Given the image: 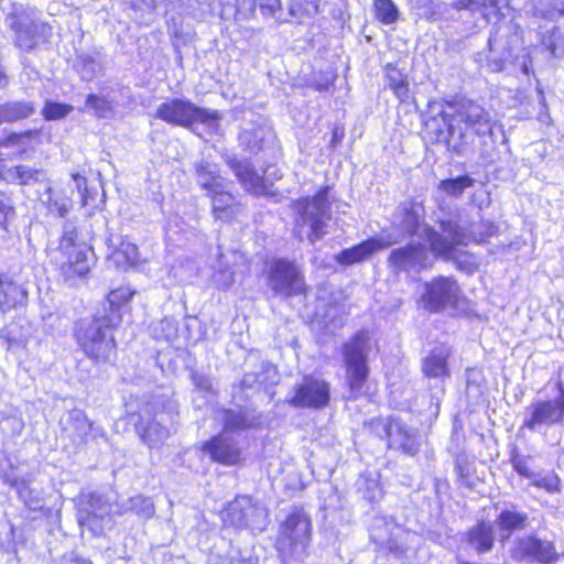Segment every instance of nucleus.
<instances>
[{
    "label": "nucleus",
    "mask_w": 564,
    "mask_h": 564,
    "mask_svg": "<svg viewBox=\"0 0 564 564\" xmlns=\"http://www.w3.org/2000/svg\"><path fill=\"white\" fill-rule=\"evenodd\" d=\"M135 290L129 285L111 289L107 295L108 310L95 314L90 321L79 323L73 333L79 350L94 365H113L118 355V343L113 332L123 319L122 308L133 299Z\"/></svg>",
    "instance_id": "obj_1"
},
{
    "label": "nucleus",
    "mask_w": 564,
    "mask_h": 564,
    "mask_svg": "<svg viewBox=\"0 0 564 564\" xmlns=\"http://www.w3.org/2000/svg\"><path fill=\"white\" fill-rule=\"evenodd\" d=\"M438 224L441 229L452 237V241H447L432 226H426L424 228V235L429 241L430 249L435 256L455 261L458 268H462V265L456 254L457 246H467L469 243L486 245L500 232L498 224L486 219L478 223L477 229L470 228L468 235H465L460 227L452 220L443 219L440 220Z\"/></svg>",
    "instance_id": "obj_2"
},
{
    "label": "nucleus",
    "mask_w": 564,
    "mask_h": 564,
    "mask_svg": "<svg viewBox=\"0 0 564 564\" xmlns=\"http://www.w3.org/2000/svg\"><path fill=\"white\" fill-rule=\"evenodd\" d=\"M313 524L302 506H295L280 523L274 549L281 564H303L310 554Z\"/></svg>",
    "instance_id": "obj_3"
},
{
    "label": "nucleus",
    "mask_w": 564,
    "mask_h": 564,
    "mask_svg": "<svg viewBox=\"0 0 564 564\" xmlns=\"http://www.w3.org/2000/svg\"><path fill=\"white\" fill-rule=\"evenodd\" d=\"M56 261L58 276L69 286H76L91 275L96 264L94 250L78 239L76 229L64 231L58 240Z\"/></svg>",
    "instance_id": "obj_4"
},
{
    "label": "nucleus",
    "mask_w": 564,
    "mask_h": 564,
    "mask_svg": "<svg viewBox=\"0 0 564 564\" xmlns=\"http://www.w3.org/2000/svg\"><path fill=\"white\" fill-rule=\"evenodd\" d=\"M370 334L368 329L356 330L341 344L340 356L345 370V386L355 398L362 395L370 377Z\"/></svg>",
    "instance_id": "obj_5"
},
{
    "label": "nucleus",
    "mask_w": 564,
    "mask_h": 564,
    "mask_svg": "<svg viewBox=\"0 0 564 564\" xmlns=\"http://www.w3.org/2000/svg\"><path fill=\"white\" fill-rule=\"evenodd\" d=\"M448 106L454 110L456 127L449 128L451 137L457 132V142L452 150L459 154L464 148L471 144L477 135L484 133L490 127L489 112L475 100L460 97L454 98Z\"/></svg>",
    "instance_id": "obj_6"
},
{
    "label": "nucleus",
    "mask_w": 564,
    "mask_h": 564,
    "mask_svg": "<svg viewBox=\"0 0 564 564\" xmlns=\"http://www.w3.org/2000/svg\"><path fill=\"white\" fill-rule=\"evenodd\" d=\"M155 118L171 126L192 129L197 123L215 126L219 122L220 115L217 110L196 106L188 99L171 98L159 105Z\"/></svg>",
    "instance_id": "obj_7"
},
{
    "label": "nucleus",
    "mask_w": 564,
    "mask_h": 564,
    "mask_svg": "<svg viewBox=\"0 0 564 564\" xmlns=\"http://www.w3.org/2000/svg\"><path fill=\"white\" fill-rule=\"evenodd\" d=\"M329 189L328 185H323L313 196H303L293 203L302 225L310 227L307 239L312 243L323 238L327 231V221L332 217Z\"/></svg>",
    "instance_id": "obj_8"
},
{
    "label": "nucleus",
    "mask_w": 564,
    "mask_h": 564,
    "mask_svg": "<svg viewBox=\"0 0 564 564\" xmlns=\"http://www.w3.org/2000/svg\"><path fill=\"white\" fill-rule=\"evenodd\" d=\"M271 291L282 297L307 296L310 286L300 267L293 260L275 258L267 272Z\"/></svg>",
    "instance_id": "obj_9"
},
{
    "label": "nucleus",
    "mask_w": 564,
    "mask_h": 564,
    "mask_svg": "<svg viewBox=\"0 0 564 564\" xmlns=\"http://www.w3.org/2000/svg\"><path fill=\"white\" fill-rule=\"evenodd\" d=\"M264 518L263 508L251 497L242 496L227 505L221 523L224 528L235 531H262Z\"/></svg>",
    "instance_id": "obj_10"
},
{
    "label": "nucleus",
    "mask_w": 564,
    "mask_h": 564,
    "mask_svg": "<svg viewBox=\"0 0 564 564\" xmlns=\"http://www.w3.org/2000/svg\"><path fill=\"white\" fill-rule=\"evenodd\" d=\"M510 557L518 563L556 564L561 555L553 541L544 540L532 532L513 541Z\"/></svg>",
    "instance_id": "obj_11"
},
{
    "label": "nucleus",
    "mask_w": 564,
    "mask_h": 564,
    "mask_svg": "<svg viewBox=\"0 0 564 564\" xmlns=\"http://www.w3.org/2000/svg\"><path fill=\"white\" fill-rule=\"evenodd\" d=\"M7 21L14 34V45L22 51L31 52L41 43L50 42L52 28L48 23L30 20L22 12L9 13Z\"/></svg>",
    "instance_id": "obj_12"
},
{
    "label": "nucleus",
    "mask_w": 564,
    "mask_h": 564,
    "mask_svg": "<svg viewBox=\"0 0 564 564\" xmlns=\"http://www.w3.org/2000/svg\"><path fill=\"white\" fill-rule=\"evenodd\" d=\"M330 400L329 382L313 375H305L302 381L293 387V394L288 402L294 408L323 410L329 405Z\"/></svg>",
    "instance_id": "obj_13"
},
{
    "label": "nucleus",
    "mask_w": 564,
    "mask_h": 564,
    "mask_svg": "<svg viewBox=\"0 0 564 564\" xmlns=\"http://www.w3.org/2000/svg\"><path fill=\"white\" fill-rule=\"evenodd\" d=\"M556 395L553 399L538 400L530 406V414L522 426L535 430L539 426H553L564 423V383L557 380L554 383Z\"/></svg>",
    "instance_id": "obj_14"
},
{
    "label": "nucleus",
    "mask_w": 564,
    "mask_h": 564,
    "mask_svg": "<svg viewBox=\"0 0 564 564\" xmlns=\"http://www.w3.org/2000/svg\"><path fill=\"white\" fill-rule=\"evenodd\" d=\"M199 449L208 456L214 464L225 467L243 465L246 457L238 441L230 434L218 432L200 444Z\"/></svg>",
    "instance_id": "obj_15"
},
{
    "label": "nucleus",
    "mask_w": 564,
    "mask_h": 564,
    "mask_svg": "<svg viewBox=\"0 0 564 564\" xmlns=\"http://www.w3.org/2000/svg\"><path fill=\"white\" fill-rule=\"evenodd\" d=\"M458 291L457 281L453 276L437 275L425 284L421 300L426 311L437 313L448 304L456 303Z\"/></svg>",
    "instance_id": "obj_16"
},
{
    "label": "nucleus",
    "mask_w": 564,
    "mask_h": 564,
    "mask_svg": "<svg viewBox=\"0 0 564 564\" xmlns=\"http://www.w3.org/2000/svg\"><path fill=\"white\" fill-rule=\"evenodd\" d=\"M388 264L395 272L427 270L433 262L429 260L426 248L420 242H411L393 249L388 256Z\"/></svg>",
    "instance_id": "obj_17"
},
{
    "label": "nucleus",
    "mask_w": 564,
    "mask_h": 564,
    "mask_svg": "<svg viewBox=\"0 0 564 564\" xmlns=\"http://www.w3.org/2000/svg\"><path fill=\"white\" fill-rule=\"evenodd\" d=\"M391 241L378 237H369L360 242L340 250L335 256L336 263L341 267H351L370 260L377 252L390 247Z\"/></svg>",
    "instance_id": "obj_18"
},
{
    "label": "nucleus",
    "mask_w": 564,
    "mask_h": 564,
    "mask_svg": "<svg viewBox=\"0 0 564 564\" xmlns=\"http://www.w3.org/2000/svg\"><path fill=\"white\" fill-rule=\"evenodd\" d=\"M107 503L96 495H89L84 506L77 509V523L83 530L89 531L94 536L105 532V519L109 514Z\"/></svg>",
    "instance_id": "obj_19"
},
{
    "label": "nucleus",
    "mask_w": 564,
    "mask_h": 564,
    "mask_svg": "<svg viewBox=\"0 0 564 564\" xmlns=\"http://www.w3.org/2000/svg\"><path fill=\"white\" fill-rule=\"evenodd\" d=\"M158 414L159 410L147 403L142 411L138 413V421L134 424L137 435L149 447L155 446L169 434L166 427L156 420Z\"/></svg>",
    "instance_id": "obj_20"
},
{
    "label": "nucleus",
    "mask_w": 564,
    "mask_h": 564,
    "mask_svg": "<svg viewBox=\"0 0 564 564\" xmlns=\"http://www.w3.org/2000/svg\"><path fill=\"white\" fill-rule=\"evenodd\" d=\"M226 164L247 193L253 196L267 195L269 193L265 177L260 175L250 162L229 158L226 160Z\"/></svg>",
    "instance_id": "obj_21"
},
{
    "label": "nucleus",
    "mask_w": 564,
    "mask_h": 564,
    "mask_svg": "<svg viewBox=\"0 0 564 564\" xmlns=\"http://www.w3.org/2000/svg\"><path fill=\"white\" fill-rule=\"evenodd\" d=\"M364 426L370 435L384 441L388 449H395L392 442L399 440L409 427L394 415L371 417L365 421Z\"/></svg>",
    "instance_id": "obj_22"
},
{
    "label": "nucleus",
    "mask_w": 564,
    "mask_h": 564,
    "mask_svg": "<svg viewBox=\"0 0 564 564\" xmlns=\"http://www.w3.org/2000/svg\"><path fill=\"white\" fill-rule=\"evenodd\" d=\"M207 197L210 200V213L216 220L232 223L242 210V203L238 196L225 188L223 185Z\"/></svg>",
    "instance_id": "obj_23"
},
{
    "label": "nucleus",
    "mask_w": 564,
    "mask_h": 564,
    "mask_svg": "<svg viewBox=\"0 0 564 564\" xmlns=\"http://www.w3.org/2000/svg\"><path fill=\"white\" fill-rule=\"evenodd\" d=\"M28 296V291L21 283L0 271V313L7 314L25 306Z\"/></svg>",
    "instance_id": "obj_24"
},
{
    "label": "nucleus",
    "mask_w": 564,
    "mask_h": 564,
    "mask_svg": "<svg viewBox=\"0 0 564 564\" xmlns=\"http://www.w3.org/2000/svg\"><path fill=\"white\" fill-rule=\"evenodd\" d=\"M464 541L477 554L488 553L496 544L495 530L490 522L486 520H478L474 525L466 530Z\"/></svg>",
    "instance_id": "obj_25"
},
{
    "label": "nucleus",
    "mask_w": 564,
    "mask_h": 564,
    "mask_svg": "<svg viewBox=\"0 0 564 564\" xmlns=\"http://www.w3.org/2000/svg\"><path fill=\"white\" fill-rule=\"evenodd\" d=\"M193 170L197 185L206 196L224 185V177L217 164L203 160L196 162Z\"/></svg>",
    "instance_id": "obj_26"
},
{
    "label": "nucleus",
    "mask_w": 564,
    "mask_h": 564,
    "mask_svg": "<svg viewBox=\"0 0 564 564\" xmlns=\"http://www.w3.org/2000/svg\"><path fill=\"white\" fill-rule=\"evenodd\" d=\"M383 76L387 87L398 98L400 104H408L411 97L408 74L395 64L388 63L383 67Z\"/></svg>",
    "instance_id": "obj_27"
},
{
    "label": "nucleus",
    "mask_w": 564,
    "mask_h": 564,
    "mask_svg": "<svg viewBox=\"0 0 564 564\" xmlns=\"http://www.w3.org/2000/svg\"><path fill=\"white\" fill-rule=\"evenodd\" d=\"M46 208L58 217H65L73 207L74 191L70 186H50L46 188Z\"/></svg>",
    "instance_id": "obj_28"
},
{
    "label": "nucleus",
    "mask_w": 564,
    "mask_h": 564,
    "mask_svg": "<svg viewBox=\"0 0 564 564\" xmlns=\"http://www.w3.org/2000/svg\"><path fill=\"white\" fill-rule=\"evenodd\" d=\"M223 431L224 433L245 432L257 430L260 423L256 417L248 414L247 411H235L232 409H223Z\"/></svg>",
    "instance_id": "obj_29"
},
{
    "label": "nucleus",
    "mask_w": 564,
    "mask_h": 564,
    "mask_svg": "<svg viewBox=\"0 0 564 564\" xmlns=\"http://www.w3.org/2000/svg\"><path fill=\"white\" fill-rule=\"evenodd\" d=\"M449 351L435 352L431 351L422 359L421 371L422 375L429 379L444 380L449 378L451 370L448 367Z\"/></svg>",
    "instance_id": "obj_30"
},
{
    "label": "nucleus",
    "mask_w": 564,
    "mask_h": 564,
    "mask_svg": "<svg viewBox=\"0 0 564 564\" xmlns=\"http://www.w3.org/2000/svg\"><path fill=\"white\" fill-rule=\"evenodd\" d=\"M497 524L499 529L507 532L508 535L516 531L525 530L529 525V517L523 511L514 509H502L497 516Z\"/></svg>",
    "instance_id": "obj_31"
},
{
    "label": "nucleus",
    "mask_w": 564,
    "mask_h": 564,
    "mask_svg": "<svg viewBox=\"0 0 564 564\" xmlns=\"http://www.w3.org/2000/svg\"><path fill=\"white\" fill-rule=\"evenodd\" d=\"M9 177L6 176V182L14 183L20 186H30L41 183L45 173L41 169L31 167L25 164H17L9 170Z\"/></svg>",
    "instance_id": "obj_32"
},
{
    "label": "nucleus",
    "mask_w": 564,
    "mask_h": 564,
    "mask_svg": "<svg viewBox=\"0 0 564 564\" xmlns=\"http://www.w3.org/2000/svg\"><path fill=\"white\" fill-rule=\"evenodd\" d=\"M6 123H13L28 119L35 112V105L32 101L14 100L1 104Z\"/></svg>",
    "instance_id": "obj_33"
},
{
    "label": "nucleus",
    "mask_w": 564,
    "mask_h": 564,
    "mask_svg": "<svg viewBox=\"0 0 564 564\" xmlns=\"http://www.w3.org/2000/svg\"><path fill=\"white\" fill-rule=\"evenodd\" d=\"M501 0H466L465 9L481 11L482 18L490 21L492 18L501 20L505 14L500 4Z\"/></svg>",
    "instance_id": "obj_34"
},
{
    "label": "nucleus",
    "mask_w": 564,
    "mask_h": 564,
    "mask_svg": "<svg viewBox=\"0 0 564 564\" xmlns=\"http://www.w3.org/2000/svg\"><path fill=\"white\" fill-rule=\"evenodd\" d=\"M373 17L386 25L393 24L399 20L400 12L392 0H373Z\"/></svg>",
    "instance_id": "obj_35"
},
{
    "label": "nucleus",
    "mask_w": 564,
    "mask_h": 564,
    "mask_svg": "<svg viewBox=\"0 0 564 564\" xmlns=\"http://www.w3.org/2000/svg\"><path fill=\"white\" fill-rule=\"evenodd\" d=\"M69 423L74 430L70 436L73 443L86 444L93 430V422L85 414L78 413L70 417Z\"/></svg>",
    "instance_id": "obj_36"
},
{
    "label": "nucleus",
    "mask_w": 564,
    "mask_h": 564,
    "mask_svg": "<svg viewBox=\"0 0 564 564\" xmlns=\"http://www.w3.org/2000/svg\"><path fill=\"white\" fill-rule=\"evenodd\" d=\"M17 217L15 205L10 195L0 189V230L9 232Z\"/></svg>",
    "instance_id": "obj_37"
},
{
    "label": "nucleus",
    "mask_w": 564,
    "mask_h": 564,
    "mask_svg": "<svg viewBox=\"0 0 564 564\" xmlns=\"http://www.w3.org/2000/svg\"><path fill=\"white\" fill-rule=\"evenodd\" d=\"M474 180L468 175H459L457 177L442 180L438 187L442 192L449 196L458 197L466 188L474 185Z\"/></svg>",
    "instance_id": "obj_38"
},
{
    "label": "nucleus",
    "mask_w": 564,
    "mask_h": 564,
    "mask_svg": "<svg viewBox=\"0 0 564 564\" xmlns=\"http://www.w3.org/2000/svg\"><path fill=\"white\" fill-rule=\"evenodd\" d=\"M319 10V0H291L289 11L292 17L303 19L315 15Z\"/></svg>",
    "instance_id": "obj_39"
},
{
    "label": "nucleus",
    "mask_w": 564,
    "mask_h": 564,
    "mask_svg": "<svg viewBox=\"0 0 564 564\" xmlns=\"http://www.w3.org/2000/svg\"><path fill=\"white\" fill-rule=\"evenodd\" d=\"M395 446V449L400 451L404 455L414 456L420 451V442L417 440V435L410 427L403 433V435L392 442Z\"/></svg>",
    "instance_id": "obj_40"
},
{
    "label": "nucleus",
    "mask_w": 564,
    "mask_h": 564,
    "mask_svg": "<svg viewBox=\"0 0 564 564\" xmlns=\"http://www.w3.org/2000/svg\"><path fill=\"white\" fill-rule=\"evenodd\" d=\"M365 499L376 502L383 497V488L379 477L370 474L362 475V488L360 489Z\"/></svg>",
    "instance_id": "obj_41"
},
{
    "label": "nucleus",
    "mask_w": 564,
    "mask_h": 564,
    "mask_svg": "<svg viewBox=\"0 0 564 564\" xmlns=\"http://www.w3.org/2000/svg\"><path fill=\"white\" fill-rule=\"evenodd\" d=\"M72 105L57 101H45L41 113L45 120L53 121L65 118L69 112H72Z\"/></svg>",
    "instance_id": "obj_42"
},
{
    "label": "nucleus",
    "mask_w": 564,
    "mask_h": 564,
    "mask_svg": "<svg viewBox=\"0 0 564 564\" xmlns=\"http://www.w3.org/2000/svg\"><path fill=\"white\" fill-rule=\"evenodd\" d=\"M86 106L98 118H105L112 110L111 102L106 97L96 94H89L86 97Z\"/></svg>",
    "instance_id": "obj_43"
},
{
    "label": "nucleus",
    "mask_w": 564,
    "mask_h": 564,
    "mask_svg": "<svg viewBox=\"0 0 564 564\" xmlns=\"http://www.w3.org/2000/svg\"><path fill=\"white\" fill-rule=\"evenodd\" d=\"M240 145L251 154H258L263 149V138L256 131H245L240 135Z\"/></svg>",
    "instance_id": "obj_44"
},
{
    "label": "nucleus",
    "mask_w": 564,
    "mask_h": 564,
    "mask_svg": "<svg viewBox=\"0 0 564 564\" xmlns=\"http://www.w3.org/2000/svg\"><path fill=\"white\" fill-rule=\"evenodd\" d=\"M402 224L410 236L419 234L421 227V217L417 212L411 206L403 209Z\"/></svg>",
    "instance_id": "obj_45"
},
{
    "label": "nucleus",
    "mask_w": 564,
    "mask_h": 564,
    "mask_svg": "<svg viewBox=\"0 0 564 564\" xmlns=\"http://www.w3.org/2000/svg\"><path fill=\"white\" fill-rule=\"evenodd\" d=\"M131 510L144 518H150L154 514V505L150 498L137 496L131 500Z\"/></svg>",
    "instance_id": "obj_46"
},
{
    "label": "nucleus",
    "mask_w": 564,
    "mask_h": 564,
    "mask_svg": "<svg viewBox=\"0 0 564 564\" xmlns=\"http://www.w3.org/2000/svg\"><path fill=\"white\" fill-rule=\"evenodd\" d=\"M531 485L536 488L544 489L545 491L553 494L560 491L561 480L557 475L552 474L549 476L540 477L532 480Z\"/></svg>",
    "instance_id": "obj_47"
},
{
    "label": "nucleus",
    "mask_w": 564,
    "mask_h": 564,
    "mask_svg": "<svg viewBox=\"0 0 564 564\" xmlns=\"http://www.w3.org/2000/svg\"><path fill=\"white\" fill-rule=\"evenodd\" d=\"M253 8L263 17H274L282 9L280 0H253Z\"/></svg>",
    "instance_id": "obj_48"
},
{
    "label": "nucleus",
    "mask_w": 564,
    "mask_h": 564,
    "mask_svg": "<svg viewBox=\"0 0 564 564\" xmlns=\"http://www.w3.org/2000/svg\"><path fill=\"white\" fill-rule=\"evenodd\" d=\"M455 464V471L457 474V477L460 481L468 480L469 476L471 475V464L468 460L467 456L464 454H458L455 457L454 460Z\"/></svg>",
    "instance_id": "obj_49"
},
{
    "label": "nucleus",
    "mask_w": 564,
    "mask_h": 564,
    "mask_svg": "<svg viewBox=\"0 0 564 564\" xmlns=\"http://www.w3.org/2000/svg\"><path fill=\"white\" fill-rule=\"evenodd\" d=\"M72 176L77 182V186L80 191V205L83 207L89 205L90 202L93 200V196L86 186V183H87L86 177L79 175L78 173H74Z\"/></svg>",
    "instance_id": "obj_50"
},
{
    "label": "nucleus",
    "mask_w": 564,
    "mask_h": 564,
    "mask_svg": "<svg viewBox=\"0 0 564 564\" xmlns=\"http://www.w3.org/2000/svg\"><path fill=\"white\" fill-rule=\"evenodd\" d=\"M510 463L512 465V468L522 477L531 478L533 476V474L530 471L525 462L520 457L518 452L514 451L510 455Z\"/></svg>",
    "instance_id": "obj_51"
},
{
    "label": "nucleus",
    "mask_w": 564,
    "mask_h": 564,
    "mask_svg": "<svg viewBox=\"0 0 564 564\" xmlns=\"http://www.w3.org/2000/svg\"><path fill=\"white\" fill-rule=\"evenodd\" d=\"M23 132L30 133V135L23 138L22 147L32 149L35 145H39L43 141V131L42 129H30L24 130Z\"/></svg>",
    "instance_id": "obj_52"
},
{
    "label": "nucleus",
    "mask_w": 564,
    "mask_h": 564,
    "mask_svg": "<svg viewBox=\"0 0 564 564\" xmlns=\"http://www.w3.org/2000/svg\"><path fill=\"white\" fill-rule=\"evenodd\" d=\"M28 135H30V133L23 131L10 132L6 135V138L2 141H0V147H22L23 138Z\"/></svg>",
    "instance_id": "obj_53"
},
{
    "label": "nucleus",
    "mask_w": 564,
    "mask_h": 564,
    "mask_svg": "<svg viewBox=\"0 0 564 564\" xmlns=\"http://www.w3.org/2000/svg\"><path fill=\"white\" fill-rule=\"evenodd\" d=\"M344 137H345L344 127L341 124H335L332 128V138H330L328 147L330 149H335L338 144L341 143V141L344 140Z\"/></svg>",
    "instance_id": "obj_54"
},
{
    "label": "nucleus",
    "mask_w": 564,
    "mask_h": 564,
    "mask_svg": "<svg viewBox=\"0 0 564 564\" xmlns=\"http://www.w3.org/2000/svg\"><path fill=\"white\" fill-rule=\"evenodd\" d=\"M25 506L30 511H35L39 513V516L34 517L33 519H37V518L51 519L53 517V509L51 507L40 506V507L33 508L29 503H25Z\"/></svg>",
    "instance_id": "obj_55"
},
{
    "label": "nucleus",
    "mask_w": 564,
    "mask_h": 564,
    "mask_svg": "<svg viewBox=\"0 0 564 564\" xmlns=\"http://www.w3.org/2000/svg\"><path fill=\"white\" fill-rule=\"evenodd\" d=\"M124 252L131 254V258H127L129 264H135L138 262V247L133 243H127Z\"/></svg>",
    "instance_id": "obj_56"
},
{
    "label": "nucleus",
    "mask_w": 564,
    "mask_h": 564,
    "mask_svg": "<svg viewBox=\"0 0 564 564\" xmlns=\"http://www.w3.org/2000/svg\"><path fill=\"white\" fill-rule=\"evenodd\" d=\"M68 561L72 563V564H93V562L87 558V557H84L82 555H78V554H73Z\"/></svg>",
    "instance_id": "obj_57"
},
{
    "label": "nucleus",
    "mask_w": 564,
    "mask_h": 564,
    "mask_svg": "<svg viewBox=\"0 0 564 564\" xmlns=\"http://www.w3.org/2000/svg\"><path fill=\"white\" fill-rule=\"evenodd\" d=\"M9 83V76L7 75L3 67L0 65V89L4 88Z\"/></svg>",
    "instance_id": "obj_58"
},
{
    "label": "nucleus",
    "mask_w": 564,
    "mask_h": 564,
    "mask_svg": "<svg viewBox=\"0 0 564 564\" xmlns=\"http://www.w3.org/2000/svg\"><path fill=\"white\" fill-rule=\"evenodd\" d=\"M7 484H8L10 487H17V485H18V480H17V479L7 480Z\"/></svg>",
    "instance_id": "obj_59"
},
{
    "label": "nucleus",
    "mask_w": 564,
    "mask_h": 564,
    "mask_svg": "<svg viewBox=\"0 0 564 564\" xmlns=\"http://www.w3.org/2000/svg\"><path fill=\"white\" fill-rule=\"evenodd\" d=\"M547 48H549V51H550L551 53H555V51H556V45H555L554 43L549 44V45H547Z\"/></svg>",
    "instance_id": "obj_60"
},
{
    "label": "nucleus",
    "mask_w": 564,
    "mask_h": 564,
    "mask_svg": "<svg viewBox=\"0 0 564 564\" xmlns=\"http://www.w3.org/2000/svg\"><path fill=\"white\" fill-rule=\"evenodd\" d=\"M243 562V560H232L229 562V564H241Z\"/></svg>",
    "instance_id": "obj_61"
},
{
    "label": "nucleus",
    "mask_w": 564,
    "mask_h": 564,
    "mask_svg": "<svg viewBox=\"0 0 564 564\" xmlns=\"http://www.w3.org/2000/svg\"><path fill=\"white\" fill-rule=\"evenodd\" d=\"M3 161L2 159H0V162ZM0 180H6V174L3 173V171L0 169Z\"/></svg>",
    "instance_id": "obj_62"
},
{
    "label": "nucleus",
    "mask_w": 564,
    "mask_h": 564,
    "mask_svg": "<svg viewBox=\"0 0 564 564\" xmlns=\"http://www.w3.org/2000/svg\"><path fill=\"white\" fill-rule=\"evenodd\" d=\"M435 408H436V413H438V411H440V401L438 400L435 403Z\"/></svg>",
    "instance_id": "obj_63"
},
{
    "label": "nucleus",
    "mask_w": 564,
    "mask_h": 564,
    "mask_svg": "<svg viewBox=\"0 0 564 564\" xmlns=\"http://www.w3.org/2000/svg\"><path fill=\"white\" fill-rule=\"evenodd\" d=\"M394 553L395 554H399L398 550H394ZM403 553L402 551H400V554Z\"/></svg>",
    "instance_id": "obj_64"
}]
</instances>
